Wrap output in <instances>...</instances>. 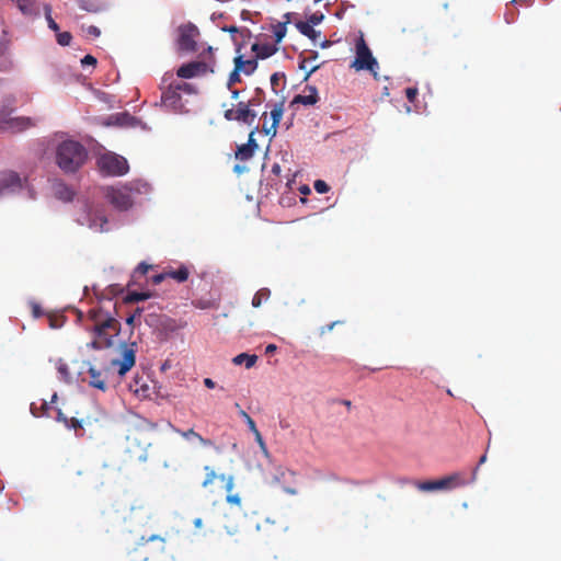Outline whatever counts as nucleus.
<instances>
[{"instance_id": "obj_48", "label": "nucleus", "mask_w": 561, "mask_h": 561, "mask_svg": "<svg viewBox=\"0 0 561 561\" xmlns=\"http://www.w3.org/2000/svg\"><path fill=\"white\" fill-rule=\"evenodd\" d=\"M82 66L91 65L94 66L96 64V59L92 55H87L81 59Z\"/></svg>"}, {"instance_id": "obj_14", "label": "nucleus", "mask_w": 561, "mask_h": 561, "mask_svg": "<svg viewBox=\"0 0 561 561\" xmlns=\"http://www.w3.org/2000/svg\"><path fill=\"white\" fill-rule=\"evenodd\" d=\"M207 64L204 61H192L188 64L182 65L176 75L180 78L190 79L199 75H204L207 72Z\"/></svg>"}, {"instance_id": "obj_37", "label": "nucleus", "mask_w": 561, "mask_h": 561, "mask_svg": "<svg viewBox=\"0 0 561 561\" xmlns=\"http://www.w3.org/2000/svg\"><path fill=\"white\" fill-rule=\"evenodd\" d=\"M239 414L245 421L250 431H254L256 428L254 420L245 411L240 410Z\"/></svg>"}, {"instance_id": "obj_1", "label": "nucleus", "mask_w": 561, "mask_h": 561, "mask_svg": "<svg viewBox=\"0 0 561 561\" xmlns=\"http://www.w3.org/2000/svg\"><path fill=\"white\" fill-rule=\"evenodd\" d=\"M136 363V343L122 344V359H111L108 365L96 367L90 365L88 374L90 377L89 385L101 391H106L107 381L113 375L112 368L118 367V376L123 377L131 369Z\"/></svg>"}, {"instance_id": "obj_8", "label": "nucleus", "mask_w": 561, "mask_h": 561, "mask_svg": "<svg viewBox=\"0 0 561 561\" xmlns=\"http://www.w3.org/2000/svg\"><path fill=\"white\" fill-rule=\"evenodd\" d=\"M255 105V99H251L247 102L241 101L236 105V108L230 107L225 110L224 117L229 122L236 121L252 126L256 119V113L252 110V106Z\"/></svg>"}, {"instance_id": "obj_39", "label": "nucleus", "mask_w": 561, "mask_h": 561, "mask_svg": "<svg viewBox=\"0 0 561 561\" xmlns=\"http://www.w3.org/2000/svg\"><path fill=\"white\" fill-rule=\"evenodd\" d=\"M58 373L60 374V376L62 377L64 380L70 381L71 375H70L69 368L66 364H60L58 366Z\"/></svg>"}, {"instance_id": "obj_25", "label": "nucleus", "mask_w": 561, "mask_h": 561, "mask_svg": "<svg viewBox=\"0 0 561 561\" xmlns=\"http://www.w3.org/2000/svg\"><path fill=\"white\" fill-rule=\"evenodd\" d=\"M271 291L268 288H261L255 293L252 299V306L254 308H259L263 300H267L270 298Z\"/></svg>"}, {"instance_id": "obj_2", "label": "nucleus", "mask_w": 561, "mask_h": 561, "mask_svg": "<svg viewBox=\"0 0 561 561\" xmlns=\"http://www.w3.org/2000/svg\"><path fill=\"white\" fill-rule=\"evenodd\" d=\"M87 159V148L77 140L67 139L56 147L55 161L65 173L77 172L83 167Z\"/></svg>"}, {"instance_id": "obj_17", "label": "nucleus", "mask_w": 561, "mask_h": 561, "mask_svg": "<svg viewBox=\"0 0 561 561\" xmlns=\"http://www.w3.org/2000/svg\"><path fill=\"white\" fill-rule=\"evenodd\" d=\"M54 195L62 202H70L75 196V192L64 182H56L53 185Z\"/></svg>"}, {"instance_id": "obj_58", "label": "nucleus", "mask_w": 561, "mask_h": 561, "mask_svg": "<svg viewBox=\"0 0 561 561\" xmlns=\"http://www.w3.org/2000/svg\"><path fill=\"white\" fill-rule=\"evenodd\" d=\"M291 15L293 13L290 12H287L283 15V22L282 23H285V26L287 27V24H289L291 22Z\"/></svg>"}, {"instance_id": "obj_51", "label": "nucleus", "mask_w": 561, "mask_h": 561, "mask_svg": "<svg viewBox=\"0 0 561 561\" xmlns=\"http://www.w3.org/2000/svg\"><path fill=\"white\" fill-rule=\"evenodd\" d=\"M154 540H159L161 542H164V539L158 535H152L150 537H148L147 539H145V537H141V545H145L149 541H154Z\"/></svg>"}, {"instance_id": "obj_46", "label": "nucleus", "mask_w": 561, "mask_h": 561, "mask_svg": "<svg viewBox=\"0 0 561 561\" xmlns=\"http://www.w3.org/2000/svg\"><path fill=\"white\" fill-rule=\"evenodd\" d=\"M56 413V421L64 423L65 426H69V419L61 412V410L57 409Z\"/></svg>"}, {"instance_id": "obj_45", "label": "nucleus", "mask_w": 561, "mask_h": 561, "mask_svg": "<svg viewBox=\"0 0 561 561\" xmlns=\"http://www.w3.org/2000/svg\"><path fill=\"white\" fill-rule=\"evenodd\" d=\"M149 268H150V266H149L148 264H146L145 262H141V263L137 266V268H136V271H135V275H136V274H139V275H146V274L148 273Z\"/></svg>"}, {"instance_id": "obj_54", "label": "nucleus", "mask_w": 561, "mask_h": 561, "mask_svg": "<svg viewBox=\"0 0 561 561\" xmlns=\"http://www.w3.org/2000/svg\"><path fill=\"white\" fill-rule=\"evenodd\" d=\"M342 323V321H334L325 327H322L321 328V334H324L325 332H329V331H332L333 328L336 325V324H340Z\"/></svg>"}, {"instance_id": "obj_35", "label": "nucleus", "mask_w": 561, "mask_h": 561, "mask_svg": "<svg viewBox=\"0 0 561 561\" xmlns=\"http://www.w3.org/2000/svg\"><path fill=\"white\" fill-rule=\"evenodd\" d=\"M226 501L230 505L241 506V497L239 494H233L232 491L226 492Z\"/></svg>"}, {"instance_id": "obj_44", "label": "nucleus", "mask_w": 561, "mask_h": 561, "mask_svg": "<svg viewBox=\"0 0 561 561\" xmlns=\"http://www.w3.org/2000/svg\"><path fill=\"white\" fill-rule=\"evenodd\" d=\"M30 410H31V413L33 414V416H35V417L45 416V412H43L41 410V405L37 407L36 403H34V402L31 403Z\"/></svg>"}, {"instance_id": "obj_27", "label": "nucleus", "mask_w": 561, "mask_h": 561, "mask_svg": "<svg viewBox=\"0 0 561 561\" xmlns=\"http://www.w3.org/2000/svg\"><path fill=\"white\" fill-rule=\"evenodd\" d=\"M254 152L255 151L252 150L250 146L241 145L236 151V158L241 161H247L253 157Z\"/></svg>"}, {"instance_id": "obj_62", "label": "nucleus", "mask_w": 561, "mask_h": 561, "mask_svg": "<svg viewBox=\"0 0 561 561\" xmlns=\"http://www.w3.org/2000/svg\"><path fill=\"white\" fill-rule=\"evenodd\" d=\"M255 92H256V95H255L253 99H255V100H256V105H259V104H261V102H262V99H261V96H260V95L263 93V91H262L260 88H257V89L255 90Z\"/></svg>"}, {"instance_id": "obj_28", "label": "nucleus", "mask_w": 561, "mask_h": 561, "mask_svg": "<svg viewBox=\"0 0 561 561\" xmlns=\"http://www.w3.org/2000/svg\"><path fill=\"white\" fill-rule=\"evenodd\" d=\"M241 69H242V67L238 62V65L234 66V69L229 75V79H228V82H227V88L228 89H231L233 84H236L238 82H241V76H240Z\"/></svg>"}, {"instance_id": "obj_33", "label": "nucleus", "mask_w": 561, "mask_h": 561, "mask_svg": "<svg viewBox=\"0 0 561 561\" xmlns=\"http://www.w3.org/2000/svg\"><path fill=\"white\" fill-rule=\"evenodd\" d=\"M72 39V35L69 32H61L57 34V43L61 46H68Z\"/></svg>"}, {"instance_id": "obj_5", "label": "nucleus", "mask_w": 561, "mask_h": 561, "mask_svg": "<svg viewBox=\"0 0 561 561\" xmlns=\"http://www.w3.org/2000/svg\"><path fill=\"white\" fill-rule=\"evenodd\" d=\"M351 68H354L356 71L368 70L371 72L375 79H378V61L373 56V53L368 47L362 32L355 42V59L351 64Z\"/></svg>"}, {"instance_id": "obj_57", "label": "nucleus", "mask_w": 561, "mask_h": 561, "mask_svg": "<svg viewBox=\"0 0 561 561\" xmlns=\"http://www.w3.org/2000/svg\"><path fill=\"white\" fill-rule=\"evenodd\" d=\"M320 66H312L309 68V70L307 71L304 80L307 81L309 79V77L319 69Z\"/></svg>"}, {"instance_id": "obj_7", "label": "nucleus", "mask_w": 561, "mask_h": 561, "mask_svg": "<svg viewBox=\"0 0 561 561\" xmlns=\"http://www.w3.org/2000/svg\"><path fill=\"white\" fill-rule=\"evenodd\" d=\"M205 476L201 482V486L208 493L216 492L215 483L218 481L222 484L225 492H230L234 486V478L232 474L218 473L214 467L206 465L203 468Z\"/></svg>"}, {"instance_id": "obj_50", "label": "nucleus", "mask_w": 561, "mask_h": 561, "mask_svg": "<svg viewBox=\"0 0 561 561\" xmlns=\"http://www.w3.org/2000/svg\"><path fill=\"white\" fill-rule=\"evenodd\" d=\"M485 461H486V454H484L480 457L478 466L473 469L471 481H476L478 468L480 465H483Z\"/></svg>"}, {"instance_id": "obj_6", "label": "nucleus", "mask_w": 561, "mask_h": 561, "mask_svg": "<svg viewBox=\"0 0 561 561\" xmlns=\"http://www.w3.org/2000/svg\"><path fill=\"white\" fill-rule=\"evenodd\" d=\"M138 191L134 184H126L122 186H107L104 190V195L108 203L119 211L128 210L133 204V192Z\"/></svg>"}, {"instance_id": "obj_61", "label": "nucleus", "mask_w": 561, "mask_h": 561, "mask_svg": "<svg viewBox=\"0 0 561 561\" xmlns=\"http://www.w3.org/2000/svg\"><path fill=\"white\" fill-rule=\"evenodd\" d=\"M277 350V346L275 344H268L265 348L266 354H272Z\"/></svg>"}, {"instance_id": "obj_47", "label": "nucleus", "mask_w": 561, "mask_h": 561, "mask_svg": "<svg viewBox=\"0 0 561 561\" xmlns=\"http://www.w3.org/2000/svg\"><path fill=\"white\" fill-rule=\"evenodd\" d=\"M254 130L250 133L248 142L245 145L250 146V148L255 151L257 149V144L256 140L254 139Z\"/></svg>"}, {"instance_id": "obj_56", "label": "nucleus", "mask_w": 561, "mask_h": 561, "mask_svg": "<svg viewBox=\"0 0 561 561\" xmlns=\"http://www.w3.org/2000/svg\"><path fill=\"white\" fill-rule=\"evenodd\" d=\"M204 385H205V387H207L209 389H213V388L216 387V383H215V381L211 378H205L204 379Z\"/></svg>"}, {"instance_id": "obj_38", "label": "nucleus", "mask_w": 561, "mask_h": 561, "mask_svg": "<svg viewBox=\"0 0 561 561\" xmlns=\"http://www.w3.org/2000/svg\"><path fill=\"white\" fill-rule=\"evenodd\" d=\"M323 14L322 13H319V12H314L312 13L311 15L308 16V20L306 21L307 23H310V25H318L322 22L323 20Z\"/></svg>"}, {"instance_id": "obj_32", "label": "nucleus", "mask_w": 561, "mask_h": 561, "mask_svg": "<svg viewBox=\"0 0 561 561\" xmlns=\"http://www.w3.org/2000/svg\"><path fill=\"white\" fill-rule=\"evenodd\" d=\"M34 2L35 0H16L19 9L25 14L33 12Z\"/></svg>"}, {"instance_id": "obj_26", "label": "nucleus", "mask_w": 561, "mask_h": 561, "mask_svg": "<svg viewBox=\"0 0 561 561\" xmlns=\"http://www.w3.org/2000/svg\"><path fill=\"white\" fill-rule=\"evenodd\" d=\"M188 270L185 266H181L176 271L168 272V277L175 279L179 283H183L188 278Z\"/></svg>"}, {"instance_id": "obj_63", "label": "nucleus", "mask_w": 561, "mask_h": 561, "mask_svg": "<svg viewBox=\"0 0 561 561\" xmlns=\"http://www.w3.org/2000/svg\"><path fill=\"white\" fill-rule=\"evenodd\" d=\"M229 90L231 91V99H232V100H238V99H239V95H240L239 90H237V89H232V88H231V89H229Z\"/></svg>"}, {"instance_id": "obj_30", "label": "nucleus", "mask_w": 561, "mask_h": 561, "mask_svg": "<svg viewBox=\"0 0 561 561\" xmlns=\"http://www.w3.org/2000/svg\"><path fill=\"white\" fill-rule=\"evenodd\" d=\"M285 75L284 73H280V72H274L272 76H271V87L273 89V91L275 93L278 92L279 90V85H280V82L283 83V85L285 84Z\"/></svg>"}, {"instance_id": "obj_52", "label": "nucleus", "mask_w": 561, "mask_h": 561, "mask_svg": "<svg viewBox=\"0 0 561 561\" xmlns=\"http://www.w3.org/2000/svg\"><path fill=\"white\" fill-rule=\"evenodd\" d=\"M68 428H81L82 425H81V422L79 420H77L76 417H71L69 419V426H67Z\"/></svg>"}, {"instance_id": "obj_22", "label": "nucleus", "mask_w": 561, "mask_h": 561, "mask_svg": "<svg viewBox=\"0 0 561 561\" xmlns=\"http://www.w3.org/2000/svg\"><path fill=\"white\" fill-rule=\"evenodd\" d=\"M252 50L256 54L257 58L265 59L274 55L277 48L268 44H254Z\"/></svg>"}, {"instance_id": "obj_15", "label": "nucleus", "mask_w": 561, "mask_h": 561, "mask_svg": "<svg viewBox=\"0 0 561 561\" xmlns=\"http://www.w3.org/2000/svg\"><path fill=\"white\" fill-rule=\"evenodd\" d=\"M284 102H279V103H276L273 108L271 110V118H272V123L270 126L266 125V123L263 124L262 126V130L266 134V135H272V136H275L276 135V131H277V127H278V124L283 117V112H284Z\"/></svg>"}, {"instance_id": "obj_29", "label": "nucleus", "mask_w": 561, "mask_h": 561, "mask_svg": "<svg viewBox=\"0 0 561 561\" xmlns=\"http://www.w3.org/2000/svg\"><path fill=\"white\" fill-rule=\"evenodd\" d=\"M273 34L275 37L276 43H280L283 38L286 36L287 27L285 26V23H277L272 26Z\"/></svg>"}, {"instance_id": "obj_19", "label": "nucleus", "mask_w": 561, "mask_h": 561, "mask_svg": "<svg viewBox=\"0 0 561 561\" xmlns=\"http://www.w3.org/2000/svg\"><path fill=\"white\" fill-rule=\"evenodd\" d=\"M296 28L305 36H307L312 42H316L317 38L320 36V32L316 31L310 23H307L305 21H298L295 23Z\"/></svg>"}, {"instance_id": "obj_40", "label": "nucleus", "mask_w": 561, "mask_h": 561, "mask_svg": "<svg viewBox=\"0 0 561 561\" xmlns=\"http://www.w3.org/2000/svg\"><path fill=\"white\" fill-rule=\"evenodd\" d=\"M419 94V90L416 88H407L405 89V95H407V99L413 103L415 100H416V96Z\"/></svg>"}, {"instance_id": "obj_60", "label": "nucleus", "mask_w": 561, "mask_h": 561, "mask_svg": "<svg viewBox=\"0 0 561 561\" xmlns=\"http://www.w3.org/2000/svg\"><path fill=\"white\" fill-rule=\"evenodd\" d=\"M282 172L280 165L278 163H274L272 167V173L275 175H279Z\"/></svg>"}, {"instance_id": "obj_34", "label": "nucleus", "mask_w": 561, "mask_h": 561, "mask_svg": "<svg viewBox=\"0 0 561 561\" xmlns=\"http://www.w3.org/2000/svg\"><path fill=\"white\" fill-rule=\"evenodd\" d=\"M313 187L319 194H325L330 191V186L323 180H317L313 184Z\"/></svg>"}, {"instance_id": "obj_42", "label": "nucleus", "mask_w": 561, "mask_h": 561, "mask_svg": "<svg viewBox=\"0 0 561 561\" xmlns=\"http://www.w3.org/2000/svg\"><path fill=\"white\" fill-rule=\"evenodd\" d=\"M251 432L254 434L255 440L259 444V446L266 453L265 442H264L260 431L257 430V427L254 431H251Z\"/></svg>"}, {"instance_id": "obj_21", "label": "nucleus", "mask_w": 561, "mask_h": 561, "mask_svg": "<svg viewBox=\"0 0 561 561\" xmlns=\"http://www.w3.org/2000/svg\"><path fill=\"white\" fill-rule=\"evenodd\" d=\"M89 320L93 323V325L102 324L106 319H113V317L105 312L101 308H92L88 312Z\"/></svg>"}, {"instance_id": "obj_13", "label": "nucleus", "mask_w": 561, "mask_h": 561, "mask_svg": "<svg viewBox=\"0 0 561 561\" xmlns=\"http://www.w3.org/2000/svg\"><path fill=\"white\" fill-rule=\"evenodd\" d=\"M198 35V30L195 25H186L180 28L179 47L185 51L196 50L195 37Z\"/></svg>"}, {"instance_id": "obj_23", "label": "nucleus", "mask_w": 561, "mask_h": 561, "mask_svg": "<svg viewBox=\"0 0 561 561\" xmlns=\"http://www.w3.org/2000/svg\"><path fill=\"white\" fill-rule=\"evenodd\" d=\"M238 62L242 67L241 72H243L247 76L253 73L257 67V61L255 59L243 60L242 56H238L234 58V66L238 65Z\"/></svg>"}, {"instance_id": "obj_11", "label": "nucleus", "mask_w": 561, "mask_h": 561, "mask_svg": "<svg viewBox=\"0 0 561 561\" xmlns=\"http://www.w3.org/2000/svg\"><path fill=\"white\" fill-rule=\"evenodd\" d=\"M181 91L191 93L192 88L188 83L170 84L161 94L163 105L174 111L182 108Z\"/></svg>"}, {"instance_id": "obj_10", "label": "nucleus", "mask_w": 561, "mask_h": 561, "mask_svg": "<svg viewBox=\"0 0 561 561\" xmlns=\"http://www.w3.org/2000/svg\"><path fill=\"white\" fill-rule=\"evenodd\" d=\"M100 170L111 176H122L129 170L127 160L116 153H105L98 160Z\"/></svg>"}, {"instance_id": "obj_3", "label": "nucleus", "mask_w": 561, "mask_h": 561, "mask_svg": "<svg viewBox=\"0 0 561 561\" xmlns=\"http://www.w3.org/2000/svg\"><path fill=\"white\" fill-rule=\"evenodd\" d=\"M80 226H87L95 232L106 231L107 218L104 211L94 204L83 201L80 203V209L75 218Z\"/></svg>"}, {"instance_id": "obj_53", "label": "nucleus", "mask_w": 561, "mask_h": 561, "mask_svg": "<svg viewBox=\"0 0 561 561\" xmlns=\"http://www.w3.org/2000/svg\"><path fill=\"white\" fill-rule=\"evenodd\" d=\"M51 409V404L45 400L41 403V410L45 412V416H49V410Z\"/></svg>"}, {"instance_id": "obj_16", "label": "nucleus", "mask_w": 561, "mask_h": 561, "mask_svg": "<svg viewBox=\"0 0 561 561\" xmlns=\"http://www.w3.org/2000/svg\"><path fill=\"white\" fill-rule=\"evenodd\" d=\"M319 101L318 90L314 85H306L302 94L294 96L291 104L314 105Z\"/></svg>"}, {"instance_id": "obj_55", "label": "nucleus", "mask_w": 561, "mask_h": 561, "mask_svg": "<svg viewBox=\"0 0 561 561\" xmlns=\"http://www.w3.org/2000/svg\"><path fill=\"white\" fill-rule=\"evenodd\" d=\"M138 461H146L148 458L146 448H140L139 453L136 456Z\"/></svg>"}, {"instance_id": "obj_64", "label": "nucleus", "mask_w": 561, "mask_h": 561, "mask_svg": "<svg viewBox=\"0 0 561 561\" xmlns=\"http://www.w3.org/2000/svg\"><path fill=\"white\" fill-rule=\"evenodd\" d=\"M299 68L300 69H307L308 68V59H302L300 65H299Z\"/></svg>"}, {"instance_id": "obj_49", "label": "nucleus", "mask_w": 561, "mask_h": 561, "mask_svg": "<svg viewBox=\"0 0 561 561\" xmlns=\"http://www.w3.org/2000/svg\"><path fill=\"white\" fill-rule=\"evenodd\" d=\"M168 277V272L165 273H160V274H157L154 276H152V283L158 285L160 284L161 282H163L165 278Z\"/></svg>"}, {"instance_id": "obj_36", "label": "nucleus", "mask_w": 561, "mask_h": 561, "mask_svg": "<svg viewBox=\"0 0 561 561\" xmlns=\"http://www.w3.org/2000/svg\"><path fill=\"white\" fill-rule=\"evenodd\" d=\"M115 118H116V123L119 125H130L131 122L134 121V117L127 113L117 114L115 116Z\"/></svg>"}, {"instance_id": "obj_9", "label": "nucleus", "mask_w": 561, "mask_h": 561, "mask_svg": "<svg viewBox=\"0 0 561 561\" xmlns=\"http://www.w3.org/2000/svg\"><path fill=\"white\" fill-rule=\"evenodd\" d=\"M468 483L459 472L444 477L434 481H415L414 485L422 492H433L439 490H449L457 486H463Z\"/></svg>"}, {"instance_id": "obj_20", "label": "nucleus", "mask_w": 561, "mask_h": 561, "mask_svg": "<svg viewBox=\"0 0 561 561\" xmlns=\"http://www.w3.org/2000/svg\"><path fill=\"white\" fill-rule=\"evenodd\" d=\"M33 126H35V123L30 117H16L9 122V127L14 131H23Z\"/></svg>"}, {"instance_id": "obj_24", "label": "nucleus", "mask_w": 561, "mask_h": 561, "mask_svg": "<svg viewBox=\"0 0 561 561\" xmlns=\"http://www.w3.org/2000/svg\"><path fill=\"white\" fill-rule=\"evenodd\" d=\"M257 360V356L256 355H249L247 353H241L239 355H237L232 362L236 364V365H241L244 363L245 367L247 368H251L255 365Z\"/></svg>"}, {"instance_id": "obj_59", "label": "nucleus", "mask_w": 561, "mask_h": 561, "mask_svg": "<svg viewBox=\"0 0 561 561\" xmlns=\"http://www.w3.org/2000/svg\"><path fill=\"white\" fill-rule=\"evenodd\" d=\"M48 25L54 31H58L59 30L58 24L50 16H48Z\"/></svg>"}, {"instance_id": "obj_31", "label": "nucleus", "mask_w": 561, "mask_h": 561, "mask_svg": "<svg viewBox=\"0 0 561 561\" xmlns=\"http://www.w3.org/2000/svg\"><path fill=\"white\" fill-rule=\"evenodd\" d=\"M148 298H150L149 293L133 291L126 296L125 301L126 302H138V301L147 300Z\"/></svg>"}, {"instance_id": "obj_18", "label": "nucleus", "mask_w": 561, "mask_h": 561, "mask_svg": "<svg viewBox=\"0 0 561 561\" xmlns=\"http://www.w3.org/2000/svg\"><path fill=\"white\" fill-rule=\"evenodd\" d=\"M169 425L174 430V432H176L178 434H180L183 438H185L187 440L194 438V439H197L199 442V444H202L203 446H211L213 445V442L210 439L204 438L201 434L195 432L194 428H190L187 431H182V430L175 428L171 423H169Z\"/></svg>"}, {"instance_id": "obj_4", "label": "nucleus", "mask_w": 561, "mask_h": 561, "mask_svg": "<svg viewBox=\"0 0 561 561\" xmlns=\"http://www.w3.org/2000/svg\"><path fill=\"white\" fill-rule=\"evenodd\" d=\"M121 324L116 319H106L102 324L92 325L89 331L94 339L88 343V347L93 350L107 348L113 345V337L119 332Z\"/></svg>"}, {"instance_id": "obj_12", "label": "nucleus", "mask_w": 561, "mask_h": 561, "mask_svg": "<svg viewBox=\"0 0 561 561\" xmlns=\"http://www.w3.org/2000/svg\"><path fill=\"white\" fill-rule=\"evenodd\" d=\"M22 187L20 175L12 170L0 171V195L12 193Z\"/></svg>"}, {"instance_id": "obj_43", "label": "nucleus", "mask_w": 561, "mask_h": 561, "mask_svg": "<svg viewBox=\"0 0 561 561\" xmlns=\"http://www.w3.org/2000/svg\"><path fill=\"white\" fill-rule=\"evenodd\" d=\"M85 33L93 37H99L101 35V31L95 25H89L84 28Z\"/></svg>"}, {"instance_id": "obj_41", "label": "nucleus", "mask_w": 561, "mask_h": 561, "mask_svg": "<svg viewBox=\"0 0 561 561\" xmlns=\"http://www.w3.org/2000/svg\"><path fill=\"white\" fill-rule=\"evenodd\" d=\"M141 311H142V309L137 308V309L135 310V312H134L133 314H130V316L126 319V323H127L128 325H130V327H134V325H135V321H136V319H139V318H140V316H141Z\"/></svg>"}]
</instances>
